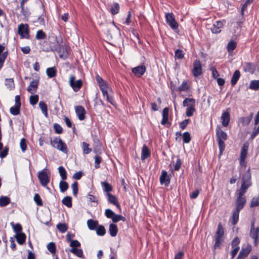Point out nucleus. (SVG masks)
Here are the masks:
<instances>
[{
    "mask_svg": "<svg viewBox=\"0 0 259 259\" xmlns=\"http://www.w3.org/2000/svg\"><path fill=\"white\" fill-rule=\"evenodd\" d=\"M259 205V197H253L250 202V206L251 207H256Z\"/></svg>",
    "mask_w": 259,
    "mask_h": 259,
    "instance_id": "60",
    "label": "nucleus"
},
{
    "mask_svg": "<svg viewBox=\"0 0 259 259\" xmlns=\"http://www.w3.org/2000/svg\"><path fill=\"white\" fill-rule=\"evenodd\" d=\"M259 134V125L257 127H254L250 136V139L253 140Z\"/></svg>",
    "mask_w": 259,
    "mask_h": 259,
    "instance_id": "64",
    "label": "nucleus"
},
{
    "mask_svg": "<svg viewBox=\"0 0 259 259\" xmlns=\"http://www.w3.org/2000/svg\"><path fill=\"white\" fill-rule=\"evenodd\" d=\"M240 72L239 70H236L232 77L231 83L232 86L235 85L240 77Z\"/></svg>",
    "mask_w": 259,
    "mask_h": 259,
    "instance_id": "29",
    "label": "nucleus"
},
{
    "mask_svg": "<svg viewBox=\"0 0 259 259\" xmlns=\"http://www.w3.org/2000/svg\"><path fill=\"white\" fill-rule=\"evenodd\" d=\"M249 144L248 143H245L241 149V153L240 158L245 159L247 154V151L248 150Z\"/></svg>",
    "mask_w": 259,
    "mask_h": 259,
    "instance_id": "25",
    "label": "nucleus"
},
{
    "mask_svg": "<svg viewBox=\"0 0 259 259\" xmlns=\"http://www.w3.org/2000/svg\"><path fill=\"white\" fill-rule=\"evenodd\" d=\"M195 112V105H192L190 107H187L186 111V115L187 117H191Z\"/></svg>",
    "mask_w": 259,
    "mask_h": 259,
    "instance_id": "47",
    "label": "nucleus"
},
{
    "mask_svg": "<svg viewBox=\"0 0 259 259\" xmlns=\"http://www.w3.org/2000/svg\"><path fill=\"white\" fill-rule=\"evenodd\" d=\"M224 230L221 223H219L218 229L214 235L215 243L213 245L214 249L220 248L221 244L224 241Z\"/></svg>",
    "mask_w": 259,
    "mask_h": 259,
    "instance_id": "2",
    "label": "nucleus"
},
{
    "mask_svg": "<svg viewBox=\"0 0 259 259\" xmlns=\"http://www.w3.org/2000/svg\"><path fill=\"white\" fill-rule=\"evenodd\" d=\"M5 85L10 90H12L15 88L14 80L13 78H7L5 79Z\"/></svg>",
    "mask_w": 259,
    "mask_h": 259,
    "instance_id": "40",
    "label": "nucleus"
},
{
    "mask_svg": "<svg viewBox=\"0 0 259 259\" xmlns=\"http://www.w3.org/2000/svg\"><path fill=\"white\" fill-rule=\"evenodd\" d=\"M183 142L185 143H189L191 139V135L188 132H185L182 136Z\"/></svg>",
    "mask_w": 259,
    "mask_h": 259,
    "instance_id": "53",
    "label": "nucleus"
},
{
    "mask_svg": "<svg viewBox=\"0 0 259 259\" xmlns=\"http://www.w3.org/2000/svg\"><path fill=\"white\" fill-rule=\"evenodd\" d=\"M10 203V199L7 196H2L0 197V206H7Z\"/></svg>",
    "mask_w": 259,
    "mask_h": 259,
    "instance_id": "35",
    "label": "nucleus"
},
{
    "mask_svg": "<svg viewBox=\"0 0 259 259\" xmlns=\"http://www.w3.org/2000/svg\"><path fill=\"white\" fill-rule=\"evenodd\" d=\"M53 126L56 133L58 134L62 133L63 128L59 124L55 123L54 124Z\"/></svg>",
    "mask_w": 259,
    "mask_h": 259,
    "instance_id": "63",
    "label": "nucleus"
},
{
    "mask_svg": "<svg viewBox=\"0 0 259 259\" xmlns=\"http://www.w3.org/2000/svg\"><path fill=\"white\" fill-rule=\"evenodd\" d=\"M118 228L116 224L112 223L109 225V232L112 237H115L118 233Z\"/></svg>",
    "mask_w": 259,
    "mask_h": 259,
    "instance_id": "24",
    "label": "nucleus"
},
{
    "mask_svg": "<svg viewBox=\"0 0 259 259\" xmlns=\"http://www.w3.org/2000/svg\"><path fill=\"white\" fill-rule=\"evenodd\" d=\"M150 156V152L146 145H144L142 149L141 160H144Z\"/></svg>",
    "mask_w": 259,
    "mask_h": 259,
    "instance_id": "23",
    "label": "nucleus"
},
{
    "mask_svg": "<svg viewBox=\"0 0 259 259\" xmlns=\"http://www.w3.org/2000/svg\"><path fill=\"white\" fill-rule=\"evenodd\" d=\"M75 77L71 75L69 78V84L74 92H77L82 85V81L81 79L75 81Z\"/></svg>",
    "mask_w": 259,
    "mask_h": 259,
    "instance_id": "9",
    "label": "nucleus"
},
{
    "mask_svg": "<svg viewBox=\"0 0 259 259\" xmlns=\"http://www.w3.org/2000/svg\"><path fill=\"white\" fill-rule=\"evenodd\" d=\"M38 82V79L32 80L27 88V91L32 94H34L37 89Z\"/></svg>",
    "mask_w": 259,
    "mask_h": 259,
    "instance_id": "21",
    "label": "nucleus"
},
{
    "mask_svg": "<svg viewBox=\"0 0 259 259\" xmlns=\"http://www.w3.org/2000/svg\"><path fill=\"white\" fill-rule=\"evenodd\" d=\"M165 19L167 24L174 30L178 28L179 24L175 20L174 15L172 13H167L165 14Z\"/></svg>",
    "mask_w": 259,
    "mask_h": 259,
    "instance_id": "7",
    "label": "nucleus"
},
{
    "mask_svg": "<svg viewBox=\"0 0 259 259\" xmlns=\"http://www.w3.org/2000/svg\"><path fill=\"white\" fill-rule=\"evenodd\" d=\"M105 196L107 197L108 202L116 206L118 209H120V206L118 202L117 198L115 196L111 193H105Z\"/></svg>",
    "mask_w": 259,
    "mask_h": 259,
    "instance_id": "16",
    "label": "nucleus"
},
{
    "mask_svg": "<svg viewBox=\"0 0 259 259\" xmlns=\"http://www.w3.org/2000/svg\"><path fill=\"white\" fill-rule=\"evenodd\" d=\"M38 96L37 95L31 96L29 98L30 104L32 105H36L38 101Z\"/></svg>",
    "mask_w": 259,
    "mask_h": 259,
    "instance_id": "58",
    "label": "nucleus"
},
{
    "mask_svg": "<svg viewBox=\"0 0 259 259\" xmlns=\"http://www.w3.org/2000/svg\"><path fill=\"white\" fill-rule=\"evenodd\" d=\"M100 89L102 92H105V91H110V90L112 89L108 85L107 82L103 84H101L99 86Z\"/></svg>",
    "mask_w": 259,
    "mask_h": 259,
    "instance_id": "57",
    "label": "nucleus"
},
{
    "mask_svg": "<svg viewBox=\"0 0 259 259\" xmlns=\"http://www.w3.org/2000/svg\"><path fill=\"white\" fill-rule=\"evenodd\" d=\"M125 220H126L125 218H124L122 215H121L120 214H116L115 213L112 219V221L114 223H117V222H119V221H122L123 222H124Z\"/></svg>",
    "mask_w": 259,
    "mask_h": 259,
    "instance_id": "51",
    "label": "nucleus"
},
{
    "mask_svg": "<svg viewBox=\"0 0 259 259\" xmlns=\"http://www.w3.org/2000/svg\"><path fill=\"white\" fill-rule=\"evenodd\" d=\"M38 178L39 180L41 185L45 187L49 183V178L47 175V173L44 171V170L38 172Z\"/></svg>",
    "mask_w": 259,
    "mask_h": 259,
    "instance_id": "10",
    "label": "nucleus"
},
{
    "mask_svg": "<svg viewBox=\"0 0 259 259\" xmlns=\"http://www.w3.org/2000/svg\"><path fill=\"white\" fill-rule=\"evenodd\" d=\"M251 178L250 168H248L242 177L241 185L238 191L246 193L248 188L252 185Z\"/></svg>",
    "mask_w": 259,
    "mask_h": 259,
    "instance_id": "3",
    "label": "nucleus"
},
{
    "mask_svg": "<svg viewBox=\"0 0 259 259\" xmlns=\"http://www.w3.org/2000/svg\"><path fill=\"white\" fill-rule=\"evenodd\" d=\"M75 113L80 120H83L85 119L86 111L82 106H77L75 108Z\"/></svg>",
    "mask_w": 259,
    "mask_h": 259,
    "instance_id": "13",
    "label": "nucleus"
},
{
    "mask_svg": "<svg viewBox=\"0 0 259 259\" xmlns=\"http://www.w3.org/2000/svg\"><path fill=\"white\" fill-rule=\"evenodd\" d=\"M104 97H106L107 102L111 104L112 105H115L116 102L113 98V91L112 89L110 91H106L105 92H102Z\"/></svg>",
    "mask_w": 259,
    "mask_h": 259,
    "instance_id": "14",
    "label": "nucleus"
},
{
    "mask_svg": "<svg viewBox=\"0 0 259 259\" xmlns=\"http://www.w3.org/2000/svg\"><path fill=\"white\" fill-rule=\"evenodd\" d=\"M51 145L56 149L62 151L64 153H67L68 149L66 144L62 141L60 138H54L51 139Z\"/></svg>",
    "mask_w": 259,
    "mask_h": 259,
    "instance_id": "4",
    "label": "nucleus"
},
{
    "mask_svg": "<svg viewBox=\"0 0 259 259\" xmlns=\"http://www.w3.org/2000/svg\"><path fill=\"white\" fill-rule=\"evenodd\" d=\"M83 153L85 154L90 153L92 151V149L89 148V145L85 142L82 143Z\"/></svg>",
    "mask_w": 259,
    "mask_h": 259,
    "instance_id": "50",
    "label": "nucleus"
},
{
    "mask_svg": "<svg viewBox=\"0 0 259 259\" xmlns=\"http://www.w3.org/2000/svg\"><path fill=\"white\" fill-rule=\"evenodd\" d=\"M8 55V52L6 51L2 54V55L0 57V69L3 67V64L5 62L6 59Z\"/></svg>",
    "mask_w": 259,
    "mask_h": 259,
    "instance_id": "59",
    "label": "nucleus"
},
{
    "mask_svg": "<svg viewBox=\"0 0 259 259\" xmlns=\"http://www.w3.org/2000/svg\"><path fill=\"white\" fill-rule=\"evenodd\" d=\"M146 66L144 65L134 67L132 69V72L138 77H141L145 72Z\"/></svg>",
    "mask_w": 259,
    "mask_h": 259,
    "instance_id": "12",
    "label": "nucleus"
},
{
    "mask_svg": "<svg viewBox=\"0 0 259 259\" xmlns=\"http://www.w3.org/2000/svg\"><path fill=\"white\" fill-rule=\"evenodd\" d=\"M47 37V35L42 30H39L37 31L35 38L39 39H45Z\"/></svg>",
    "mask_w": 259,
    "mask_h": 259,
    "instance_id": "49",
    "label": "nucleus"
},
{
    "mask_svg": "<svg viewBox=\"0 0 259 259\" xmlns=\"http://www.w3.org/2000/svg\"><path fill=\"white\" fill-rule=\"evenodd\" d=\"M57 229L61 233H65L68 229L67 225L65 223H59L56 226Z\"/></svg>",
    "mask_w": 259,
    "mask_h": 259,
    "instance_id": "46",
    "label": "nucleus"
},
{
    "mask_svg": "<svg viewBox=\"0 0 259 259\" xmlns=\"http://www.w3.org/2000/svg\"><path fill=\"white\" fill-rule=\"evenodd\" d=\"M34 201L35 203L39 206H41L43 205V203L42 200L39 196V195L37 193L35 194L34 196Z\"/></svg>",
    "mask_w": 259,
    "mask_h": 259,
    "instance_id": "54",
    "label": "nucleus"
},
{
    "mask_svg": "<svg viewBox=\"0 0 259 259\" xmlns=\"http://www.w3.org/2000/svg\"><path fill=\"white\" fill-rule=\"evenodd\" d=\"M190 86L188 80H184L182 84L178 88V91L181 92H187L189 90Z\"/></svg>",
    "mask_w": 259,
    "mask_h": 259,
    "instance_id": "32",
    "label": "nucleus"
},
{
    "mask_svg": "<svg viewBox=\"0 0 259 259\" xmlns=\"http://www.w3.org/2000/svg\"><path fill=\"white\" fill-rule=\"evenodd\" d=\"M20 145L22 152H25L27 149L26 140L25 138L21 139Z\"/></svg>",
    "mask_w": 259,
    "mask_h": 259,
    "instance_id": "61",
    "label": "nucleus"
},
{
    "mask_svg": "<svg viewBox=\"0 0 259 259\" xmlns=\"http://www.w3.org/2000/svg\"><path fill=\"white\" fill-rule=\"evenodd\" d=\"M87 225L89 229L91 230H94L98 225V222L92 219H89L87 221Z\"/></svg>",
    "mask_w": 259,
    "mask_h": 259,
    "instance_id": "31",
    "label": "nucleus"
},
{
    "mask_svg": "<svg viewBox=\"0 0 259 259\" xmlns=\"http://www.w3.org/2000/svg\"><path fill=\"white\" fill-rule=\"evenodd\" d=\"M240 210L235 209L231 217V223L233 225H236L239 220V214Z\"/></svg>",
    "mask_w": 259,
    "mask_h": 259,
    "instance_id": "26",
    "label": "nucleus"
},
{
    "mask_svg": "<svg viewBox=\"0 0 259 259\" xmlns=\"http://www.w3.org/2000/svg\"><path fill=\"white\" fill-rule=\"evenodd\" d=\"M169 109L167 107L164 108L162 110V118L161 121L162 125H165L168 119Z\"/></svg>",
    "mask_w": 259,
    "mask_h": 259,
    "instance_id": "22",
    "label": "nucleus"
},
{
    "mask_svg": "<svg viewBox=\"0 0 259 259\" xmlns=\"http://www.w3.org/2000/svg\"><path fill=\"white\" fill-rule=\"evenodd\" d=\"M46 73L49 78H53L57 75V69L55 67L48 68Z\"/></svg>",
    "mask_w": 259,
    "mask_h": 259,
    "instance_id": "30",
    "label": "nucleus"
},
{
    "mask_svg": "<svg viewBox=\"0 0 259 259\" xmlns=\"http://www.w3.org/2000/svg\"><path fill=\"white\" fill-rule=\"evenodd\" d=\"M39 107L45 117H48V107L47 104L44 101H40L39 103Z\"/></svg>",
    "mask_w": 259,
    "mask_h": 259,
    "instance_id": "34",
    "label": "nucleus"
},
{
    "mask_svg": "<svg viewBox=\"0 0 259 259\" xmlns=\"http://www.w3.org/2000/svg\"><path fill=\"white\" fill-rule=\"evenodd\" d=\"M11 225L12 226L14 231L16 233V234L22 233V227L21 224L19 223L15 224L14 222H11Z\"/></svg>",
    "mask_w": 259,
    "mask_h": 259,
    "instance_id": "36",
    "label": "nucleus"
},
{
    "mask_svg": "<svg viewBox=\"0 0 259 259\" xmlns=\"http://www.w3.org/2000/svg\"><path fill=\"white\" fill-rule=\"evenodd\" d=\"M253 115V113H250V115L247 117H243L240 118V122L244 126L247 125L250 122Z\"/></svg>",
    "mask_w": 259,
    "mask_h": 259,
    "instance_id": "27",
    "label": "nucleus"
},
{
    "mask_svg": "<svg viewBox=\"0 0 259 259\" xmlns=\"http://www.w3.org/2000/svg\"><path fill=\"white\" fill-rule=\"evenodd\" d=\"M224 25L223 21H217L211 28V31L213 33H219L221 31V28Z\"/></svg>",
    "mask_w": 259,
    "mask_h": 259,
    "instance_id": "17",
    "label": "nucleus"
},
{
    "mask_svg": "<svg viewBox=\"0 0 259 259\" xmlns=\"http://www.w3.org/2000/svg\"><path fill=\"white\" fill-rule=\"evenodd\" d=\"M245 193L238 191V195L235 202V209L241 210L246 203V198L244 196Z\"/></svg>",
    "mask_w": 259,
    "mask_h": 259,
    "instance_id": "5",
    "label": "nucleus"
},
{
    "mask_svg": "<svg viewBox=\"0 0 259 259\" xmlns=\"http://www.w3.org/2000/svg\"><path fill=\"white\" fill-rule=\"evenodd\" d=\"M175 57L176 59H182L184 57V53L182 50L177 49L175 51Z\"/></svg>",
    "mask_w": 259,
    "mask_h": 259,
    "instance_id": "55",
    "label": "nucleus"
},
{
    "mask_svg": "<svg viewBox=\"0 0 259 259\" xmlns=\"http://www.w3.org/2000/svg\"><path fill=\"white\" fill-rule=\"evenodd\" d=\"M20 107L21 106L16 105L11 107L10 109V113L13 115H19L20 113Z\"/></svg>",
    "mask_w": 259,
    "mask_h": 259,
    "instance_id": "44",
    "label": "nucleus"
},
{
    "mask_svg": "<svg viewBox=\"0 0 259 259\" xmlns=\"http://www.w3.org/2000/svg\"><path fill=\"white\" fill-rule=\"evenodd\" d=\"M249 88L251 90L257 91L259 89V80H253L251 81Z\"/></svg>",
    "mask_w": 259,
    "mask_h": 259,
    "instance_id": "42",
    "label": "nucleus"
},
{
    "mask_svg": "<svg viewBox=\"0 0 259 259\" xmlns=\"http://www.w3.org/2000/svg\"><path fill=\"white\" fill-rule=\"evenodd\" d=\"M237 43L234 40H230L227 45V51L229 53H232L236 48Z\"/></svg>",
    "mask_w": 259,
    "mask_h": 259,
    "instance_id": "39",
    "label": "nucleus"
},
{
    "mask_svg": "<svg viewBox=\"0 0 259 259\" xmlns=\"http://www.w3.org/2000/svg\"><path fill=\"white\" fill-rule=\"evenodd\" d=\"M101 185L105 193H110V192L112 191V186L108 182H102Z\"/></svg>",
    "mask_w": 259,
    "mask_h": 259,
    "instance_id": "37",
    "label": "nucleus"
},
{
    "mask_svg": "<svg viewBox=\"0 0 259 259\" xmlns=\"http://www.w3.org/2000/svg\"><path fill=\"white\" fill-rule=\"evenodd\" d=\"M243 70L245 72H248L251 74H253L256 70V66L254 63L245 62L243 67Z\"/></svg>",
    "mask_w": 259,
    "mask_h": 259,
    "instance_id": "18",
    "label": "nucleus"
},
{
    "mask_svg": "<svg viewBox=\"0 0 259 259\" xmlns=\"http://www.w3.org/2000/svg\"><path fill=\"white\" fill-rule=\"evenodd\" d=\"M119 11V5L118 3H114L111 8L110 12L112 15L117 14Z\"/></svg>",
    "mask_w": 259,
    "mask_h": 259,
    "instance_id": "52",
    "label": "nucleus"
},
{
    "mask_svg": "<svg viewBox=\"0 0 259 259\" xmlns=\"http://www.w3.org/2000/svg\"><path fill=\"white\" fill-rule=\"evenodd\" d=\"M62 203L68 207H71L72 206V198L70 196L65 197L62 201Z\"/></svg>",
    "mask_w": 259,
    "mask_h": 259,
    "instance_id": "43",
    "label": "nucleus"
},
{
    "mask_svg": "<svg viewBox=\"0 0 259 259\" xmlns=\"http://www.w3.org/2000/svg\"><path fill=\"white\" fill-rule=\"evenodd\" d=\"M252 249V247L250 245L247 244L245 247H242L241 249L237 259H244L248 256Z\"/></svg>",
    "mask_w": 259,
    "mask_h": 259,
    "instance_id": "11",
    "label": "nucleus"
},
{
    "mask_svg": "<svg viewBox=\"0 0 259 259\" xmlns=\"http://www.w3.org/2000/svg\"><path fill=\"white\" fill-rule=\"evenodd\" d=\"M68 183L64 180L61 181L59 183V188L61 192L66 191L68 188Z\"/></svg>",
    "mask_w": 259,
    "mask_h": 259,
    "instance_id": "48",
    "label": "nucleus"
},
{
    "mask_svg": "<svg viewBox=\"0 0 259 259\" xmlns=\"http://www.w3.org/2000/svg\"><path fill=\"white\" fill-rule=\"evenodd\" d=\"M195 104V100L193 98H186L183 102V105L184 107H190Z\"/></svg>",
    "mask_w": 259,
    "mask_h": 259,
    "instance_id": "33",
    "label": "nucleus"
},
{
    "mask_svg": "<svg viewBox=\"0 0 259 259\" xmlns=\"http://www.w3.org/2000/svg\"><path fill=\"white\" fill-rule=\"evenodd\" d=\"M160 182L161 184H164L166 186H168L170 183V178L167 176V172L165 170L162 171L160 177Z\"/></svg>",
    "mask_w": 259,
    "mask_h": 259,
    "instance_id": "20",
    "label": "nucleus"
},
{
    "mask_svg": "<svg viewBox=\"0 0 259 259\" xmlns=\"http://www.w3.org/2000/svg\"><path fill=\"white\" fill-rule=\"evenodd\" d=\"M15 237L16 238L17 242L20 245H22L25 242L26 236L24 233L22 232L16 234Z\"/></svg>",
    "mask_w": 259,
    "mask_h": 259,
    "instance_id": "28",
    "label": "nucleus"
},
{
    "mask_svg": "<svg viewBox=\"0 0 259 259\" xmlns=\"http://www.w3.org/2000/svg\"><path fill=\"white\" fill-rule=\"evenodd\" d=\"M48 250L52 253H55L56 251V247L55 243L50 242L47 245Z\"/></svg>",
    "mask_w": 259,
    "mask_h": 259,
    "instance_id": "56",
    "label": "nucleus"
},
{
    "mask_svg": "<svg viewBox=\"0 0 259 259\" xmlns=\"http://www.w3.org/2000/svg\"><path fill=\"white\" fill-rule=\"evenodd\" d=\"M221 120H222V124L223 126L226 127L228 125L230 119V113L228 111H224L221 116Z\"/></svg>",
    "mask_w": 259,
    "mask_h": 259,
    "instance_id": "19",
    "label": "nucleus"
},
{
    "mask_svg": "<svg viewBox=\"0 0 259 259\" xmlns=\"http://www.w3.org/2000/svg\"><path fill=\"white\" fill-rule=\"evenodd\" d=\"M70 251L79 257H83V251L81 249L72 248L70 249Z\"/></svg>",
    "mask_w": 259,
    "mask_h": 259,
    "instance_id": "41",
    "label": "nucleus"
},
{
    "mask_svg": "<svg viewBox=\"0 0 259 259\" xmlns=\"http://www.w3.org/2000/svg\"><path fill=\"white\" fill-rule=\"evenodd\" d=\"M216 138L218 143L220 155H221L225 150V144L224 141L227 140L228 136L227 133L224 132L220 126H218L216 128Z\"/></svg>",
    "mask_w": 259,
    "mask_h": 259,
    "instance_id": "1",
    "label": "nucleus"
},
{
    "mask_svg": "<svg viewBox=\"0 0 259 259\" xmlns=\"http://www.w3.org/2000/svg\"><path fill=\"white\" fill-rule=\"evenodd\" d=\"M115 213L110 209H106L105 212V216L109 219H112Z\"/></svg>",
    "mask_w": 259,
    "mask_h": 259,
    "instance_id": "62",
    "label": "nucleus"
},
{
    "mask_svg": "<svg viewBox=\"0 0 259 259\" xmlns=\"http://www.w3.org/2000/svg\"><path fill=\"white\" fill-rule=\"evenodd\" d=\"M192 74L195 77H197L202 74V67L200 61L196 59L193 64Z\"/></svg>",
    "mask_w": 259,
    "mask_h": 259,
    "instance_id": "6",
    "label": "nucleus"
},
{
    "mask_svg": "<svg viewBox=\"0 0 259 259\" xmlns=\"http://www.w3.org/2000/svg\"><path fill=\"white\" fill-rule=\"evenodd\" d=\"M29 27L27 24L21 23L18 26V33L20 35L21 38H29Z\"/></svg>",
    "mask_w": 259,
    "mask_h": 259,
    "instance_id": "8",
    "label": "nucleus"
},
{
    "mask_svg": "<svg viewBox=\"0 0 259 259\" xmlns=\"http://www.w3.org/2000/svg\"><path fill=\"white\" fill-rule=\"evenodd\" d=\"M96 233L98 236H104L106 234V229L103 225H98L96 229Z\"/></svg>",
    "mask_w": 259,
    "mask_h": 259,
    "instance_id": "38",
    "label": "nucleus"
},
{
    "mask_svg": "<svg viewBox=\"0 0 259 259\" xmlns=\"http://www.w3.org/2000/svg\"><path fill=\"white\" fill-rule=\"evenodd\" d=\"M60 176L62 180H65L67 179V172L62 166H60L58 168Z\"/></svg>",
    "mask_w": 259,
    "mask_h": 259,
    "instance_id": "45",
    "label": "nucleus"
},
{
    "mask_svg": "<svg viewBox=\"0 0 259 259\" xmlns=\"http://www.w3.org/2000/svg\"><path fill=\"white\" fill-rule=\"evenodd\" d=\"M57 51L61 58H66L69 55L68 49L65 45L60 46Z\"/></svg>",
    "mask_w": 259,
    "mask_h": 259,
    "instance_id": "15",
    "label": "nucleus"
}]
</instances>
